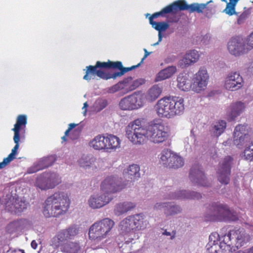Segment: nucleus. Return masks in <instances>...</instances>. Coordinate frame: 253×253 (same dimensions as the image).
I'll use <instances>...</instances> for the list:
<instances>
[{"instance_id":"nucleus-1","label":"nucleus","mask_w":253,"mask_h":253,"mask_svg":"<svg viewBox=\"0 0 253 253\" xmlns=\"http://www.w3.org/2000/svg\"><path fill=\"white\" fill-rule=\"evenodd\" d=\"M169 135V128L164 124L151 123L146 126L144 122L139 119L130 123L126 128V138L135 145H142L147 139L154 143H162Z\"/></svg>"},{"instance_id":"nucleus-2","label":"nucleus","mask_w":253,"mask_h":253,"mask_svg":"<svg viewBox=\"0 0 253 253\" xmlns=\"http://www.w3.org/2000/svg\"><path fill=\"white\" fill-rule=\"evenodd\" d=\"M70 205L67 193L58 191L48 197L43 204V214L46 217H59L66 213Z\"/></svg>"},{"instance_id":"nucleus-3","label":"nucleus","mask_w":253,"mask_h":253,"mask_svg":"<svg viewBox=\"0 0 253 253\" xmlns=\"http://www.w3.org/2000/svg\"><path fill=\"white\" fill-rule=\"evenodd\" d=\"M155 109L159 117L173 119L184 113V100L177 97H164L157 102Z\"/></svg>"},{"instance_id":"nucleus-4","label":"nucleus","mask_w":253,"mask_h":253,"mask_svg":"<svg viewBox=\"0 0 253 253\" xmlns=\"http://www.w3.org/2000/svg\"><path fill=\"white\" fill-rule=\"evenodd\" d=\"M118 230L120 234L119 239L120 242L118 241V247L122 249L123 253H128L129 249H127V246L138 238L130 215L126 216L120 222Z\"/></svg>"},{"instance_id":"nucleus-5","label":"nucleus","mask_w":253,"mask_h":253,"mask_svg":"<svg viewBox=\"0 0 253 253\" xmlns=\"http://www.w3.org/2000/svg\"><path fill=\"white\" fill-rule=\"evenodd\" d=\"M208 1L206 3H193L191 4H187L185 0H177L172 4L164 8L161 11L155 13L149 17V22L151 24L154 18L159 16H163L165 14L169 13L171 12L180 10H188L190 13L196 12L198 13H203L204 10L208 8L207 5L211 2Z\"/></svg>"},{"instance_id":"nucleus-6","label":"nucleus","mask_w":253,"mask_h":253,"mask_svg":"<svg viewBox=\"0 0 253 253\" xmlns=\"http://www.w3.org/2000/svg\"><path fill=\"white\" fill-rule=\"evenodd\" d=\"M115 222L109 218H105L93 223L90 227L89 237L94 243H98L111 235Z\"/></svg>"},{"instance_id":"nucleus-7","label":"nucleus","mask_w":253,"mask_h":253,"mask_svg":"<svg viewBox=\"0 0 253 253\" xmlns=\"http://www.w3.org/2000/svg\"><path fill=\"white\" fill-rule=\"evenodd\" d=\"M115 222L109 218H105L93 223L90 227L89 237L94 243H98L111 235Z\"/></svg>"},{"instance_id":"nucleus-8","label":"nucleus","mask_w":253,"mask_h":253,"mask_svg":"<svg viewBox=\"0 0 253 253\" xmlns=\"http://www.w3.org/2000/svg\"><path fill=\"white\" fill-rule=\"evenodd\" d=\"M207 216L211 220H235L237 218L236 214L227 205L217 204L210 206Z\"/></svg>"},{"instance_id":"nucleus-9","label":"nucleus","mask_w":253,"mask_h":253,"mask_svg":"<svg viewBox=\"0 0 253 253\" xmlns=\"http://www.w3.org/2000/svg\"><path fill=\"white\" fill-rule=\"evenodd\" d=\"M227 245H230L231 252L235 251V248L238 249L247 243L250 239L249 235L242 229L230 230L227 234L222 236Z\"/></svg>"},{"instance_id":"nucleus-10","label":"nucleus","mask_w":253,"mask_h":253,"mask_svg":"<svg viewBox=\"0 0 253 253\" xmlns=\"http://www.w3.org/2000/svg\"><path fill=\"white\" fill-rule=\"evenodd\" d=\"M145 82L143 79L133 80L131 77H129L109 87L108 92L114 93L119 91L121 95H124L129 91L135 89L139 85L144 84Z\"/></svg>"},{"instance_id":"nucleus-11","label":"nucleus","mask_w":253,"mask_h":253,"mask_svg":"<svg viewBox=\"0 0 253 253\" xmlns=\"http://www.w3.org/2000/svg\"><path fill=\"white\" fill-rule=\"evenodd\" d=\"M233 165V159L226 156L219 163L217 170L218 180L222 184H227L230 181L231 168Z\"/></svg>"},{"instance_id":"nucleus-12","label":"nucleus","mask_w":253,"mask_h":253,"mask_svg":"<svg viewBox=\"0 0 253 253\" xmlns=\"http://www.w3.org/2000/svg\"><path fill=\"white\" fill-rule=\"evenodd\" d=\"M209 79L207 69L205 67H201L192 79V90L198 93L204 90L207 87Z\"/></svg>"},{"instance_id":"nucleus-13","label":"nucleus","mask_w":253,"mask_h":253,"mask_svg":"<svg viewBox=\"0 0 253 253\" xmlns=\"http://www.w3.org/2000/svg\"><path fill=\"white\" fill-rule=\"evenodd\" d=\"M227 49L229 52L235 56H239L249 52L245 40L238 37H232L229 40Z\"/></svg>"},{"instance_id":"nucleus-14","label":"nucleus","mask_w":253,"mask_h":253,"mask_svg":"<svg viewBox=\"0 0 253 253\" xmlns=\"http://www.w3.org/2000/svg\"><path fill=\"white\" fill-rule=\"evenodd\" d=\"M141 96L133 93L122 99L119 102V107L122 110H132L137 109L143 106Z\"/></svg>"},{"instance_id":"nucleus-15","label":"nucleus","mask_w":253,"mask_h":253,"mask_svg":"<svg viewBox=\"0 0 253 253\" xmlns=\"http://www.w3.org/2000/svg\"><path fill=\"white\" fill-rule=\"evenodd\" d=\"M244 84L242 77L238 72H231L226 77L224 88L229 91H236L241 88Z\"/></svg>"},{"instance_id":"nucleus-16","label":"nucleus","mask_w":253,"mask_h":253,"mask_svg":"<svg viewBox=\"0 0 253 253\" xmlns=\"http://www.w3.org/2000/svg\"><path fill=\"white\" fill-rule=\"evenodd\" d=\"M114 197L112 195L107 193L93 194L88 199L87 203L89 207L92 209H100L108 204Z\"/></svg>"},{"instance_id":"nucleus-17","label":"nucleus","mask_w":253,"mask_h":253,"mask_svg":"<svg viewBox=\"0 0 253 253\" xmlns=\"http://www.w3.org/2000/svg\"><path fill=\"white\" fill-rule=\"evenodd\" d=\"M189 178L191 181L195 185L209 187L211 184L199 166H194L191 168Z\"/></svg>"},{"instance_id":"nucleus-18","label":"nucleus","mask_w":253,"mask_h":253,"mask_svg":"<svg viewBox=\"0 0 253 253\" xmlns=\"http://www.w3.org/2000/svg\"><path fill=\"white\" fill-rule=\"evenodd\" d=\"M126 185L121 184L113 177H107L102 182L101 185V192L111 195L122 190Z\"/></svg>"},{"instance_id":"nucleus-19","label":"nucleus","mask_w":253,"mask_h":253,"mask_svg":"<svg viewBox=\"0 0 253 253\" xmlns=\"http://www.w3.org/2000/svg\"><path fill=\"white\" fill-rule=\"evenodd\" d=\"M28 203L25 200L19 198H11L5 204L7 211L16 213L23 211L27 209Z\"/></svg>"},{"instance_id":"nucleus-20","label":"nucleus","mask_w":253,"mask_h":253,"mask_svg":"<svg viewBox=\"0 0 253 253\" xmlns=\"http://www.w3.org/2000/svg\"><path fill=\"white\" fill-rule=\"evenodd\" d=\"M202 197L200 193L185 190L170 192L166 196V199H199Z\"/></svg>"},{"instance_id":"nucleus-21","label":"nucleus","mask_w":253,"mask_h":253,"mask_svg":"<svg viewBox=\"0 0 253 253\" xmlns=\"http://www.w3.org/2000/svg\"><path fill=\"white\" fill-rule=\"evenodd\" d=\"M246 105L241 101L232 103L227 110V116L230 121L235 120L245 110Z\"/></svg>"},{"instance_id":"nucleus-22","label":"nucleus","mask_w":253,"mask_h":253,"mask_svg":"<svg viewBox=\"0 0 253 253\" xmlns=\"http://www.w3.org/2000/svg\"><path fill=\"white\" fill-rule=\"evenodd\" d=\"M87 70L85 72V75L84 76L83 79L86 81H90L92 76L97 75L98 77L105 79L108 80L109 79L112 78L113 77V74L112 75H108L103 71L101 69H98V68L94 66L90 65L86 67Z\"/></svg>"},{"instance_id":"nucleus-23","label":"nucleus","mask_w":253,"mask_h":253,"mask_svg":"<svg viewBox=\"0 0 253 253\" xmlns=\"http://www.w3.org/2000/svg\"><path fill=\"white\" fill-rule=\"evenodd\" d=\"M200 57V54L196 50H191L187 51L182 59L179 62L181 68L188 67L197 62Z\"/></svg>"},{"instance_id":"nucleus-24","label":"nucleus","mask_w":253,"mask_h":253,"mask_svg":"<svg viewBox=\"0 0 253 253\" xmlns=\"http://www.w3.org/2000/svg\"><path fill=\"white\" fill-rule=\"evenodd\" d=\"M130 217L136 232L145 229L149 225L148 221L143 213L131 215Z\"/></svg>"},{"instance_id":"nucleus-25","label":"nucleus","mask_w":253,"mask_h":253,"mask_svg":"<svg viewBox=\"0 0 253 253\" xmlns=\"http://www.w3.org/2000/svg\"><path fill=\"white\" fill-rule=\"evenodd\" d=\"M124 177L128 180L134 181L140 177V168L135 164L130 165L123 171Z\"/></svg>"},{"instance_id":"nucleus-26","label":"nucleus","mask_w":253,"mask_h":253,"mask_svg":"<svg viewBox=\"0 0 253 253\" xmlns=\"http://www.w3.org/2000/svg\"><path fill=\"white\" fill-rule=\"evenodd\" d=\"M206 249L209 253H219L220 251H222L223 253H229L231 252L230 245L228 244L227 245L223 239L219 242V244H215L213 245L207 244Z\"/></svg>"},{"instance_id":"nucleus-27","label":"nucleus","mask_w":253,"mask_h":253,"mask_svg":"<svg viewBox=\"0 0 253 253\" xmlns=\"http://www.w3.org/2000/svg\"><path fill=\"white\" fill-rule=\"evenodd\" d=\"M51 159L50 157H46L40 159L36 162L32 167L28 169V173H33L48 167L52 165Z\"/></svg>"},{"instance_id":"nucleus-28","label":"nucleus","mask_w":253,"mask_h":253,"mask_svg":"<svg viewBox=\"0 0 253 253\" xmlns=\"http://www.w3.org/2000/svg\"><path fill=\"white\" fill-rule=\"evenodd\" d=\"M106 135L99 134L94 137L89 143L90 147L96 150L106 152Z\"/></svg>"},{"instance_id":"nucleus-29","label":"nucleus","mask_w":253,"mask_h":253,"mask_svg":"<svg viewBox=\"0 0 253 253\" xmlns=\"http://www.w3.org/2000/svg\"><path fill=\"white\" fill-rule=\"evenodd\" d=\"M106 152H109L116 150L120 147L121 140L116 136L112 134H106Z\"/></svg>"},{"instance_id":"nucleus-30","label":"nucleus","mask_w":253,"mask_h":253,"mask_svg":"<svg viewBox=\"0 0 253 253\" xmlns=\"http://www.w3.org/2000/svg\"><path fill=\"white\" fill-rule=\"evenodd\" d=\"M135 205L131 202H124L116 204L114 207V212L117 216L123 215L131 210Z\"/></svg>"},{"instance_id":"nucleus-31","label":"nucleus","mask_w":253,"mask_h":253,"mask_svg":"<svg viewBox=\"0 0 253 253\" xmlns=\"http://www.w3.org/2000/svg\"><path fill=\"white\" fill-rule=\"evenodd\" d=\"M96 159L92 156L84 155L78 160V164L81 167L87 170L96 169Z\"/></svg>"},{"instance_id":"nucleus-32","label":"nucleus","mask_w":253,"mask_h":253,"mask_svg":"<svg viewBox=\"0 0 253 253\" xmlns=\"http://www.w3.org/2000/svg\"><path fill=\"white\" fill-rule=\"evenodd\" d=\"M177 87L181 90L188 91L192 89V84L186 74H181L177 78Z\"/></svg>"},{"instance_id":"nucleus-33","label":"nucleus","mask_w":253,"mask_h":253,"mask_svg":"<svg viewBox=\"0 0 253 253\" xmlns=\"http://www.w3.org/2000/svg\"><path fill=\"white\" fill-rule=\"evenodd\" d=\"M226 127V122L223 120H219L214 123L210 129L211 133L214 137H218L222 134Z\"/></svg>"},{"instance_id":"nucleus-34","label":"nucleus","mask_w":253,"mask_h":253,"mask_svg":"<svg viewBox=\"0 0 253 253\" xmlns=\"http://www.w3.org/2000/svg\"><path fill=\"white\" fill-rule=\"evenodd\" d=\"M176 71L175 66H169L160 71L157 75L155 81L160 82L171 77Z\"/></svg>"},{"instance_id":"nucleus-35","label":"nucleus","mask_w":253,"mask_h":253,"mask_svg":"<svg viewBox=\"0 0 253 253\" xmlns=\"http://www.w3.org/2000/svg\"><path fill=\"white\" fill-rule=\"evenodd\" d=\"M173 153L169 149L163 150L159 155L160 163L165 167L170 168Z\"/></svg>"},{"instance_id":"nucleus-36","label":"nucleus","mask_w":253,"mask_h":253,"mask_svg":"<svg viewBox=\"0 0 253 253\" xmlns=\"http://www.w3.org/2000/svg\"><path fill=\"white\" fill-rule=\"evenodd\" d=\"M45 172L42 173L37 177L35 182V186L37 189H39L42 191H46L51 189L48 179L46 177Z\"/></svg>"},{"instance_id":"nucleus-37","label":"nucleus","mask_w":253,"mask_h":253,"mask_svg":"<svg viewBox=\"0 0 253 253\" xmlns=\"http://www.w3.org/2000/svg\"><path fill=\"white\" fill-rule=\"evenodd\" d=\"M70 239L65 230H62L59 231L56 235L51 240V243L53 245L56 247L60 246H63L65 241Z\"/></svg>"},{"instance_id":"nucleus-38","label":"nucleus","mask_w":253,"mask_h":253,"mask_svg":"<svg viewBox=\"0 0 253 253\" xmlns=\"http://www.w3.org/2000/svg\"><path fill=\"white\" fill-rule=\"evenodd\" d=\"M27 124V117L24 115H20L17 117L16 123L14 127L12 129L14 131V135L20 136V130L23 127H25Z\"/></svg>"},{"instance_id":"nucleus-39","label":"nucleus","mask_w":253,"mask_h":253,"mask_svg":"<svg viewBox=\"0 0 253 253\" xmlns=\"http://www.w3.org/2000/svg\"><path fill=\"white\" fill-rule=\"evenodd\" d=\"M46 177L48 179L50 189H53L61 182L59 175L55 172H45Z\"/></svg>"},{"instance_id":"nucleus-40","label":"nucleus","mask_w":253,"mask_h":253,"mask_svg":"<svg viewBox=\"0 0 253 253\" xmlns=\"http://www.w3.org/2000/svg\"><path fill=\"white\" fill-rule=\"evenodd\" d=\"M162 90L158 85H153L148 90L146 98L149 101H153L158 98Z\"/></svg>"},{"instance_id":"nucleus-41","label":"nucleus","mask_w":253,"mask_h":253,"mask_svg":"<svg viewBox=\"0 0 253 253\" xmlns=\"http://www.w3.org/2000/svg\"><path fill=\"white\" fill-rule=\"evenodd\" d=\"M181 207L174 203L168 202V207L165 209V214L166 216L177 214L181 212Z\"/></svg>"},{"instance_id":"nucleus-42","label":"nucleus","mask_w":253,"mask_h":253,"mask_svg":"<svg viewBox=\"0 0 253 253\" xmlns=\"http://www.w3.org/2000/svg\"><path fill=\"white\" fill-rule=\"evenodd\" d=\"M79 249V244L73 242L65 243L61 248V251L65 253H77Z\"/></svg>"},{"instance_id":"nucleus-43","label":"nucleus","mask_w":253,"mask_h":253,"mask_svg":"<svg viewBox=\"0 0 253 253\" xmlns=\"http://www.w3.org/2000/svg\"><path fill=\"white\" fill-rule=\"evenodd\" d=\"M151 25L153 28L158 31L159 42H161L162 40V35L161 32L166 31L169 27V25L167 23L164 22H153Z\"/></svg>"},{"instance_id":"nucleus-44","label":"nucleus","mask_w":253,"mask_h":253,"mask_svg":"<svg viewBox=\"0 0 253 253\" xmlns=\"http://www.w3.org/2000/svg\"><path fill=\"white\" fill-rule=\"evenodd\" d=\"M172 161L170 168L178 169L183 166L184 164V161L183 158L175 153H173L172 157Z\"/></svg>"},{"instance_id":"nucleus-45","label":"nucleus","mask_w":253,"mask_h":253,"mask_svg":"<svg viewBox=\"0 0 253 253\" xmlns=\"http://www.w3.org/2000/svg\"><path fill=\"white\" fill-rule=\"evenodd\" d=\"M108 101L104 98L99 97L94 102L93 107L96 112H99L108 105Z\"/></svg>"},{"instance_id":"nucleus-46","label":"nucleus","mask_w":253,"mask_h":253,"mask_svg":"<svg viewBox=\"0 0 253 253\" xmlns=\"http://www.w3.org/2000/svg\"><path fill=\"white\" fill-rule=\"evenodd\" d=\"M244 157L248 161H253V138L251 140L249 146L246 147L244 151Z\"/></svg>"},{"instance_id":"nucleus-47","label":"nucleus","mask_w":253,"mask_h":253,"mask_svg":"<svg viewBox=\"0 0 253 253\" xmlns=\"http://www.w3.org/2000/svg\"><path fill=\"white\" fill-rule=\"evenodd\" d=\"M13 141L15 143V145L12 149L11 153L6 157L11 162L15 158V156L17 153V150L19 147L20 136L14 135Z\"/></svg>"},{"instance_id":"nucleus-48","label":"nucleus","mask_w":253,"mask_h":253,"mask_svg":"<svg viewBox=\"0 0 253 253\" xmlns=\"http://www.w3.org/2000/svg\"><path fill=\"white\" fill-rule=\"evenodd\" d=\"M13 141L15 143V145L12 149L11 153L6 157L11 162L15 158V156L17 153V150L19 147L20 136L14 135Z\"/></svg>"},{"instance_id":"nucleus-49","label":"nucleus","mask_w":253,"mask_h":253,"mask_svg":"<svg viewBox=\"0 0 253 253\" xmlns=\"http://www.w3.org/2000/svg\"><path fill=\"white\" fill-rule=\"evenodd\" d=\"M234 135L248 136L247 126L244 125H238L235 128Z\"/></svg>"},{"instance_id":"nucleus-50","label":"nucleus","mask_w":253,"mask_h":253,"mask_svg":"<svg viewBox=\"0 0 253 253\" xmlns=\"http://www.w3.org/2000/svg\"><path fill=\"white\" fill-rule=\"evenodd\" d=\"M12 224L16 228L22 229L28 227L30 225V222L26 219H21L14 221Z\"/></svg>"},{"instance_id":"nucleus-51","label":"nucleus","mask_w":253,"mask_h":253,"mask_svg":"<svg viewBox=\"0 0 253 253\" xmlns=\"http://www.w3.org/2000/svg\"><path fill=\"white\" fill-rule=\"evenodd\" d=\"M140 65V63H138L136 65L132 66L130 67L125 68L123 67L121 71L115 72L113 73V79H116L117 77H120L123 75L125 73L131 71L137 67H138Z\"/></svg>"},{"instance_id":"nucleus-52","label":"nucleus","mask_w":253,"mask_h":253,"mask_svg":"<svg viewBox=\"0 0 253 253\" xmlns=\"http://www.w3.org/2000/svg\"><path fill=\"white\" fill-rule=\"evenodd\" d=\"M248 137V136L239 135H234V143L236 146L242 145L244 144L245 139Z\"/></svg>"},{"instance_id":"nucleus-53","label":"nucleus","mask_w":253,"mask_h":253,"mask_svg":"<svg viewBox=\"0 0 253 253\" xmlns=\"http://www.w3.org/2000/svg\"><path fill=\"white\" fill-rule=\"evenodd\" d=\"M220 239L219 235L217 233H212L209 236V241L208 244H210L211 245L218 244Z\"/></svg>"},{"instance_id":"nucleus-54","label":"nucleus","mask_w":253,"mask_h":253,"mask_svg":"<svg viewBox=\"0 0 253 253\" xmlns=\"http://www.w3.org/2000/svg\"><path fill=\"white\" fill-rule=\"evenodd\" d=\"M70 239H72L78 233L77 228L76 226H72L68 228L65 229Z\"/></svg>"},{"instance_id":"nucleus-55","label":"nucleus","mask_w":253,"mask_h":253,"mask_svg":"<svg viewBox=\"0 0 253 253\" xmlns=\"http://www.w3.org/2000/svg\"><path fill=\"white\" fill-rule=\"evenodd\" d=\"M223 12L230 16L236 14L235 5L231 3H227L226 7L225 9H224Z\"/></svg>"},{"instance_id":"nucleus-56","label":"nucleus","mask_w":253,"mask_h":253,"mask_svg":"<svg viewBox=\"0 0 253 253\" xmlns=\"http://www.w3.org/2000/svg\"><path fill=\"white\" fill-rule=\"evenodd\" d=\"M245 40L248 50L250 51L253 49V32Z\"/></svg>"},{"instance_id":"nucleus-57","label":"nucleus","mask_w":253,"mask_h":253,"mask_svg":"<svg viewBox=\"0 0 253 253\" xmlns=\"http://www.w3.org/2000/svg\"><path fill=\"white\" fill-rule=\"evenodd\" d=\"M250 14V12L249 10H245L244 11L239 17L237 23L238 24H242L244 21L248 17Z\"/></svg>"},{"instance_id":"nucleus-58","label":"nucleus","mask_w":253,"mask_h":253,"mask_svg":"<svg viewBox=\"0 0 253 253\" xmlns=\"http://www.w3.org/2000/svg\"><path fill=\"white\" fill-rule=\"evenodd\" d=\"M168 202H157L153 207V209L155 210H161L167 208L168 207Z\"/></svg>"},{"instance_id":"nucleus-59","label":"nucleus","mask_w":253,"mask_h":253,"mask_svg":"<svg viewBox=\"0 0 253 253\" xmlns=\"http://www.w3.org/2000/svg\"><path fill=\"white\" fill-rule=\"evenodd\" d=\"M111 61H108L107 62H101L100 61H97L96 64L94 67L97 68H111Z\"/></svg>"},{"instance_id":"nucleus-60","label":"nucleus","mask_w":253,"mask_h":253,"mask_svg":"<svg viewBox=\"0 0 253 253\" xmlns=\"http://www.w3.org/2000/svg\"><path fill=\"white\" fill-rule=\"evenodd\" d=\"M111 68L118 69L121 71L123 68L122 63L120 61L111 62Z\"/></svg>"},{"instance_id":"nucleus-61","label":"nucleus","mask_w":253,"mask_h":253,"mask_svg":"<svg viewBox=\"0 0 253 253\" xmlns=\"http://www.w3.org/2000/svg\"><path fill=\"white\" fill-rule=\"evenodd\" d=\"M10 160H9L8 158H5L3 159V161L1 163H0V169L3 168L7 165H8L10 162Z\"/></svg>"},{"instance_id":"nucleus-62","label":"nucleus","mask_w":253,"mask_h":253,"mask_svg":"<svg viewBox=\"0 0 253 253\" xmlns=\"http://www.w3.org/2000/svg\"><path fill=\"white\" fill-rule=\"evenodd\" d=\"M210 36L208 35H205L201 41L203 44H208L209 43V40Z\"/></svg>"},{"instance_id":"nucleus-63","label":"nucleus","mask_w":253,"mask_h":253,"mask_svg":"<svg viewBox=\"0 0 253 253\" xmlns=\"http://www.w3.org/2000/svg\"><path fill=\"white\" fill-rule=\"evenodd\" d=\"M143 50L145 53L143 58L141 59V62L139 63L140 64L143 62V60L151 53V52H148L145 48H144Z\"/></svg>"},{"instance_id":"nucleus-64","label":"nucleus","mask_w":253,"mask_h":253,"mask_svg":"<svg viewBox=\"0 0 253 253\" xmlns=\"http://www.w3.org/2000/svg\"><path fill=\"white\" fill-rule=\"evenodd\" d=\"M11 253H25V252L22 250H15L11 251Z\"/></svg>"}]
</instances>
